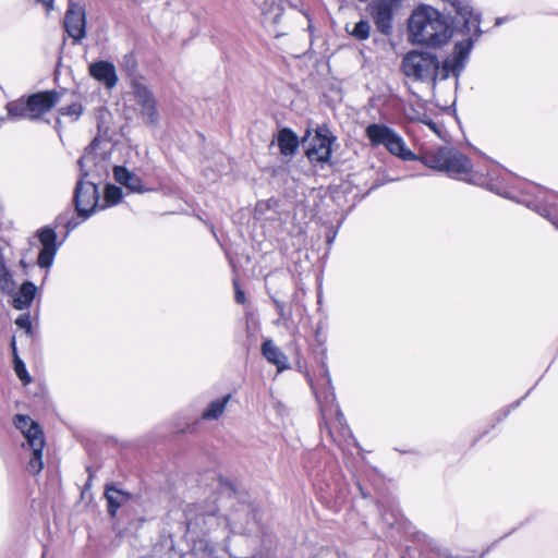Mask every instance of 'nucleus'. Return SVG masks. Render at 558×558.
<instances>
[{"mask_svg":"<svg viewBox=\"0 0 558 558\" xmlns=\"http://www.w3.org/2000/svg\"><path fill=\"white\" fill-rule=\"evenodd\" d=\"M456 21L463 22L461 32L466 38L457 43L452 56L440 66L436 56L429 52L413 50L407 53L402 60L403 73L415 81L435 84L437 78L446 80L450 73L458 74L463 68V61L469 56L473 45V37L480 35V19L473 14L464 0H454Z\"/></svg>","mask_w":558,"mask_h":558,"instance_id":"nucleus-1","label":"nucleus"},{"mask_svg":"<svg viewBox=\"0 0 558 558\" xmlns=\"http://www.w3.org/2000/svg\"><path fill=\"white\" fill-rule=\"evenodd\" d=\"M247 513L243 509L232 514L230 519L221 518L215 513H203L191 521L187 525V533L194 542L195 553L204 551L213 558H222L227 554L230 532H252Z\"/></svg>","mask_w":558,"mask_h":558,"instance_id":"nucleus-2","label":"nucleus"},{"mask_svg":"<svg viewBox=\"0 0 558 558\" xmlns=\"http://www.w3.org/2000/svg\"><path fill=\"white\" fill-rule=\"evenodd\" d=\"M448 17L428 4L418 5L408 21V39L414 45L438 48L452 37Z\"/></svg>","mask_w":558,"mask_h":558,"instance_id":"nucleus-3","label":"nucleus"},{"mask_svg":"<svg viewBox=\"0 0 558 558\" xmlns=\"http://www.w3.org/2000/svg\"><path fill=\"white\" fill-rule=\"evenodd\" d=\"M422 162L434 170L465 178L472 172L470 159L460 151L440 147L423 154Z\"/></svg>","mask_w":558,"mask_h":558,"instance_id":"nucleus-4","label":"nucleus"},{"mask_svg":"<svg viewBox=\"0 0 558 558\" xmlns=\"http://www.w3.org/2000/svg\"><path fill=\"white\" fill-rule=\"evenodd\" d=\"M15 427L23 434L27 448L32 451V457L27 464V470L32 474H39L44 469L43 450L45 438L40 426L27 415H16L14 418Z\"/></svg>","mask_w":558,"mask_h":558,"instance_id":"nucleus-5","label":"nucleus"},{"mask_svg":"<svg viewBox=\"0 0 558 558\" xmlns=\"http://www.w3.org/2000/svg\"><path fill=\"white\" fill-rule=\"evenodd\" d=\"M366 136L373 146L384 145L392 155L403 160L416 159V156L407 147L402 137L384 124H369L366 128Z\"/></svg>","mask_w":558,"mask_h":558,"instance_id":"nucleus-6","label":"nucleus"},{"mask_svg":"<svg viewBox=\"0 0 558 558\" xmlns=\"http://www.w3.org/2000/svg\"><path fill=\"white\" fill-rule=\"evenodd\" d=\"M333 137L326 126L318 128L314 135L307 132L304 137L306 145V156L311 161L325 162L331 155V144Z\"/></svg>","mask_w":558,"mask_h":558,"instance_id":"nucleus-7","label":"nucleus"},{"mask_svg":"<svg viewBox=\"0 0 558 558\" xmlns=\"http://www.w3.org/2000/svg\"><path fill=\"white\" fill-rule=\"evenodd\" d=\"M132 93L136 105L140 107V116L143 121L151 126L157 125L159 113L151 90L145 84L136 81L132 84Z\"/></svg>","mask_w":558,"mask_h":558,"instance_id":"nucleus-8","label":"nucleus"},{"mask_svg":"<svg viewBox=\"0 0 558 558\" xmlns=\"http://www.w3.org/2000/svg\"><path fill=\"white\" fill-rule=\"evenodd\" d=\"M99 199L98 190L95 183L85 181L83 178L77 182L75 189V207L78 215L87 217L89 216Z\"/></svg>","mask_w":558,"mask_h":558,"instance_id":"nucleus-9","label":"nucleus"},{"mask_svg":"<svg viewBox=\"0 0 558 558\" xmlns=\"http://www.w3.org/2000/svg\"><path fill=\"white\" fill-rule=\"evenodd\" d=\"M64 28L75 41H81L86 36V13L82 5L70 2L64 16Z\"/></svg>","mask_w":558,"mask_h":558,"instance_id":"nucleus-10","label":"nucleus"},{"mask_svg":"<svg viewBox=\"0 0 558 558\" xmlns=\"http://www.w3.org/2000/svg\"><path fill=\"white\" fill-rule=\"evenodd\" d=\"M399 0H373L369 5L371 15L377 28L388 34L392 27V9Z\"/></svg>","mask_w":558,"mask_h":558,"instance_id":"nucleus-11","label":"nucleus"},{"mask_svg":"<svg viewBox=\"0 0 558 558\" xmlns=\"http://www.w3.org/2000/svg\"><path fill=\"white\" fill-rule=\"evenodd\" d=\"M60 101L59 93L41 92L28 97L29 119H38L50 111Z\"/></svg>","mask_w":558,"mask_h":558,"instance_id":"nucleus-12","label":"nucleus"},{"mask_svg":"<svg viewBox=\"0 0 558 558\" xmlns=\"http://www.w3.org/2000/svg\"><path fill=\"white\" fill-rule=\"evenodd\" d=\"M37 236L43 246L38 256V265L41 268H48L51 266L57 253V234L52 229L44 228L38 231Z\"/></svg>","mask_w":558,"mask_h":558,"instance_id":"nucleus-13","label":"nucleus"},{"mask_svg":"<svg viewBox=\"0 0 558 558\" xmlns=\"http://www.w3.org/2000/svg\"><path fill=\"white\" fill-rule=\"evenodd\" d=\"M99 145L100 142L98 140H94L84 156L78 160L81 170L84 171L83 177L89 175V172L93 171L100 174V171L105 169L102 163L106 158L104 156L98 157L97 153Z\"/></svg>","mask_w":558,"mask_h":558,"instance_id":"nucleus-14","label":"nucleus"},{"mask_svg":"<svg viewBox=\"0 0 558 558\" xmlns=\"http://www.w3.org/2000/svg\"><path fill=\"white\" fill-rule=\"evenodd\" d=\"M89 73L95 80L104 83L108 88H112L117 84L118 77L116 69L109 62L99 61L90 64Z\"/></svg>","mask_w":558,"mask_h":558,"instance_id":"nucleus-15","label":"nucleus"},{"mask_svg":"<svg viewBox=\"0 0 558 558\" xmlns=\"http://www.w3.org/2000/svg\"><path fill=\"white\" fill-rule=\"evenodd\" d=\"M113 175L117 182L126 186L130 191L135 193H145L146 189H144L141 178L129 171L126 168L121 166H116L113 168Z\"/></svg>","mask_w":558,"mask_h":558,"instance_id":"nucleus-16","label":"nucleus"},{"mask_svg":"<svg viewBox=\"0 0 558 558\" xmlns=\"http://www.w3.org/2000/svg\"><path fill=\"white\" fill-rule=\"evenodd\" d=\"M262 353L269 363L277 366L279 372L289 367L287 355L275 345L272 340L267 339L263 342Z\"/></svg>","mask_w":558,"mask_h":558,"instance_id":"nucleus-17","label":"nucleus"},{"mask_svg":"<svg viewBox=\"0 0 558 558\" xmlns=\"http://www.w3.org/2000/svg\"><path fill=\"white\" fill-rule=\"evenodd\" d=\"M36 291H37V288L29 281H26L24 282L19 292L15 294V296L13 298V306L16 308V310H24V308H27L35 294H36Z\"/></svg>","mask_w":558,"mask_h":558,"instance_id":"nucleus-18","label":"nucleus"},{"mask_svg":"<svg viewBox=\"0 0 558 558\" xmlns=\"http://www.w3.org/2000/svg\"><path fill=\"white\" fill-rule=\"evenodd\" d=\"M278 147L283 155H293L298 148V136L289 129H282L277 136Z\"/></svg>","mask_w":558,"mask_h":558,"instance_id":"nucleus-19","label":"nucleus"},{"mask_svg":"<svg viewBox=\"0 0 558 558\" xmlns=\"http://www.w3.org/2000/svg\"><path fill=\"white\" fill-rule=\"evenodd\" d=\"M231 399L230 395H227L220 399L211 401L202 413V420L215 421L222 416L226 411L227 404Z\"/></svg>","mask_w":558,"mask_h":558,"instance_id":"nucleus-20","label":"nucleus"},{"mask_svg":"<svg viewBox=\"0 0 558 558\" xmlns=\"http://www.w3.org/2000/svg\"><path fill=\"white\" fill-rule=\"evenodd\" d=\"M105 495L111 515H114L117 510L131 499V495L129 493L117 489L116 487H108Z\"/></svg>","mask_w":558,"mask_h":558,"instance_id":"nucleus-21","label":"nucleus"},{"mask_svg":"<svg viewBox=\"0 0 558 558\" xmlns=\"http://www.w3.org/2000/svg\"><path fill=\"white\" fill-rule=\"evenodd\" d=\"M7 108L9 116L14 119H29L28 98L10 102Z\"/></svg>","mask_w":558,"mask_h":558,"instance_id":"nucleus-22","label":"nucleus"},{"mask_svg":"<svg viewBox=\"0 0 558 558\" xmlns=\"http://www.w3.org/2000/svg\"><path fill=\"white\" fill-rule=\"evenodd\" d=\"M83 110L81 102H73L69 106L59 108L58 112L62 117H68L71 121H76L82 116Z\"/></svg>","mask_w":558,"mask_h":558,"instance_id":"nucleus-23","label":"nucleus"},{"mask_svg":"<svg viewBox=\"0 0 558 558\" xmlns=\"http://www.w3.org/2000/svg\"><path fill=\"white\" fill-rule=\"evenodd\" d=\"M0 287L3 292L11 293L13 291L14 281L4 267V264L0 260Z\"/></svg>","mask_w":558,"mask_h":558,"instance_id":"nucleus-24","label":"nucleus"},{"mask_svg":"<svg viewBox=\"0 0 558 558\" xmlns=\"http://www.w3.org/2000/svg\"><path fill=\"white\" fill-rule=\"evenodd\" d=\"M371 26L366 21L356 23L350 34L360 40H365L369 37Z\"/></svg>","mask_w":558,"mask_h":558,"instance_id":"nucleus-25","label":"nucleus"},{"mask_svg":"<svg viewBox=\"0 0 558 558\" xmlns=\"http://www.w3.org/2000/svg\"><path fill=\"white\" fill-rule=\"evenodd\" d=\"M122 198V190L116 185H108L105 191V199L109 205L118 204Z\"/></svg>","mask_w":558,"mask_h":558,"instance_id":"nucleus-26","label":"nucleus"},{"mask_svg":"<svg viewBox=\"0 0 558 558\" xmlns=\"http://www.w3.org/2000/svg\"><path fill=\"white\" fill-rule=\"evenodd\" d=\"M13 361H14V369H15V373H16L17 377L24 384H28L31 381V377L28 376V373H27V371L25 368L24 363L22 362V360L19 357L17 354H15Z\"/></svg>","mask_w":558,"mask_h":558,"instance_id":"nucleus-27","label":"nucleus"},{"mask_svg":"<svg viewBox=\"0 0 558 558\" xmlns=\"http://www.w3.org/2000/svg\"><path fill=\"white\" fill-rule=\"evenodd\" d=\"M15 324L22 328V329H25V331L31 335L32 332V324H31V318H29V315L27 314H23V315H20L16 319H15Z\"/></svg>","mask_w":558,"mask_h":558,"instance_id":"nucleus-28","label":"nucleus"},{"mask_svg":"<svg viewBox=\"0 0 558 558\" xmlns=\"http://www.w3.org/2000/svg\"><path fill=\"white\" fill-rule=\"evenodd\" d=\"M234 286H235V300H236V302L238 303H244L245 302L244 292L239 289V287L236 286V282H234Z\"/></svg>","mask_w":558,"mask_h":558,"instance_id":"nucleus-29","label":"nucleus"},{"mask_svg":"<svg viewBox=\"0 0 558 558\" xmlns=\"http://www.w3.org/2000/svg\"><path fill=\"white\" fill-rule=\"evenodd\" d=\"M267 15H268V19L271 21V23L277 24V23H279L280 17H281V10L279 8H277V10L272 16L269 15V13H267Z\"/></svg>","mask_w":558,"mask_h":558,"instance_id":"nucleus-30","label":"nucleus"},{"mask_svg":"<svg viewBox=\"0 0 558 558\" xmlns=\"http://www.w3.org/2000/svg\"><path fill=\"white\" fill-rule=\"evenodd\" d=\"M37 2L43 4L47 12H50L53 9V0H37Z\"/></svg>","mask_w":558,"mask_h":558,"instance_id":"nucleus-31","label":"nucleus"},{"mask_svg":"<svg viewBox=\"0 0 558 558\" xmlns=\"http://www.w3.org/2000/svg\"><path fill=\"white\" fill-rule=\"evenodd\" d=\"M11 348H12L13 357H14L15 354H17L16 344H15V338L14 337L12 338V341H11Z\"/></svg>","mask_w":558,"mask_h":558,"instance_id":"nucleus-32","label":"nucleus"},{"mask_svg":"<svg viewBox=\"0 0 558 558\" xmlns=\"http://www.w3.org/2000/svg\"><path fill=\"white\" fill-rule=\"evenodd\" d=\"M450 1H451V3H453V2H454V0H450ZM464 1H465V3H468V5H469V8L471 9V11H473V9L471 8V5H470L469 1H468V0H464ZM452 5H454V4H452ZM453 8L456 9V7H453ZM472 13L474 14V12H472Z\"/></svg>","mask_w":558,"mask_h":558,"instance_id":"nucleus-33","label":"nucleus"},{"mask_svg":"<svg viewBox=\"0 0 558 558\" xmlns=\"http://www.w3.org/2000/svg\"><path fill=\"white\" fill-rule=\"evenodd\" d=\"M427 125H428L430 129L435 130V124H434L433 122H428V123H427Z\"/></svg>","mask_w":558,"mask_h":558,"instance_id":"nucleus-34","label":"nucleus"},{"mask_svg":"<svg viewBox=\"0 0 558 558\" xmlns=\"http://www.w3.org/2000/svg\"><path fill=\"white\" fill-rule=\"evenodd\" d=\"M279 315H281L283 317V312H282L281 306H279Z\"/></svg>","mask_w":558,"mask_h":558,"instance_id":"nucleus-35","label":"nucleus"}]
</instances>
